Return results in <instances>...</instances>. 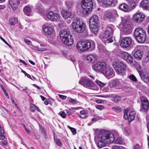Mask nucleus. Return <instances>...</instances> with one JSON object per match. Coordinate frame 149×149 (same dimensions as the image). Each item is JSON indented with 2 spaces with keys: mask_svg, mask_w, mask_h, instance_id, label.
<instances>
[{
  "mask_svg": "<svg viewBox=\"0 0 149 149\" xmlns=\"http://www.w3.org/2000/svg\"><path fill=\"white\" fill-rule=\"evenodd\" d=\"M115 138L114 135L110 132H100L98 136V146L100 148H102L105 146L106 143H109L113 142Z\"/></svg>",
  "mask_w": 149,
  "mask_h": 149,
  "instance_id": "nucleus-1",
  "label": "nucleus"
},
{
  "mask_svg": "<svg viewBox=\"0 0 149 149\" xmlns=\"http://www.w3.org/2000/svg\"><path fill=\"white\" fill-rule=\"evenodd\" d=\"M61 40L68 46L72 45L73 43V39L69 31L65 30H61L60 33Z\"/></svg>",
  "mask_w": 149,
  "mask_h": 149,
  "instance_id": "nucleus-2",
  "label": "nucleus"
},
{
  "mask_svg": "<svg viewBox=\"0 0 149 149\" xmlns=\"http://www.w3.org/2000/svg\"><path fill=\"white\" fill-rule=\"evenodd\" d=\"M71 27L74 31L78 33H81L86 31L85 24L78 18L73 20Z\"/></svg>",
  "mask_w": 149,
  "mask_h": 149,
  "instance_id": "nucleus-3",
  "label": "nucleus"
},
{
  "mask_svg": "<svg viewBox=\"0 0 149 149\" xmlns=\"http://www.w3.org/2000/svg\"><path fill=\"white\" fill-rule=\"evenodd\" d=\"M134 34L136 40L139 43H143L146 40V31L141 28L138 27L135 29Z\"/></svg>",
  "mask_w": 149,
  "mask_h": 149,
  "instance_id": "nucleus-4",
  "label": "nucleus"
},
{
  "mask_svg": "<svg viewBox=\"0 0 149 149\" xmlns=\"http://www.w3.org/2000/svg\"><path fill=\"white\" fill-rule=\"evenodd\" d=\"M99 21L98 16L94 15L89 19V26L91 32L94 34L97 33L98 31Z\"/></svg>",
  "mask_w": 149,
  "mask_h": 149,
  "instance_id": "nucleus-5",
  "label": "nucleus"
},
{
  "mask_svg": "<svg viewBox=\"0 0 149 149\" xmlns=\"http://www.w3.org/2000/svg\"><path fill=\"white\" fill-rule=\"evenodd\" d=\"M112 66L118 74L121 75L125 74L126 67L122 61L118 60H116L113 62Z\"/></svg>",
  "mask_w": 149,
  "mask_h": 149,
  "instance_id": "nucleus-6",
  "label": "nucleus"
},
{
  "mask_svg": "<svg viewBox=\"0 0 149 149\" xmlns=\"http://www.w3.org/2000/svg\"><path fill=\"white\" fill-rule=\"evenodd\" d=\"M80 84L89 89L97 90L98 87L92 81L86 77L81 78L79 82Z\"/></svg>",
  "mask_w": 149,
  "mask_h": 149,
  "instance_id": "nucleus-7",
  "label": "nucleus"
},
{
  "mask_svg": "<svg viewBox=\"0 0 149 149\" xmlns=\"http://www.w3.org/2000/svg\"><path fill=\"white\" fill-rule=\"evenodd\" d=\"M93 3L92 0H83L81 2V6L83 10L84 15H87L91 13L92 10Z\"/></svg>",
  "mask_w": 149,
  "mask_h": 149,
  "instance_id": "nucleus-8",
  "label": "nucleus"
},
{
  "mask_svg": "<svg viewBox=\"0 0 149 149\" xmlns=\"http://www.w3.org/2000/svg\"><path fill=\"white\" fill-rule=\"evenodd\" d=\"M91 43L88 40H86L84 41H79L78 42L76 47L79 52H83L88 49L91 47ZM94 45H92V47H94Z\"/></svg>",
  "mask_w": 149,
  "mask_h": 149,
  "instance_id": "nucleus-9",
  "label": "nucleus"
},
{
  "mask_svg": "<svg viewBox=\"0 0 149 149\" xmlns=\"http://www.w3.org/2000/svg\"><path fill=\"white\" fill-rule=\"evenodd\" d=\"M107 66L105 62L99 61L93 65L92 69L95 72L102 74Z\"/></svg>",
  "mask_w": 149,
  "mask_h": 149,
  "instance_id": "nucleus-10",
  "label": "nucleus"
},
{
  "mask_svg": "<svg viewBox=\"0 0 149 149\" xmlns=\"http://www.w3.org/2000/svg\"><path fill=\"white\" fill-rule=\"evenodd\" d=\"M123 81L120 79H115L109 83V85L111 87L120 89L123 85Z\"/></svg>",
  "mask_w": 149,
  "mask_h": 149,
  "instance_id": "nucleus-11",
  "label": "nucleus"
},
{
  "mask_svg": "<svg viewBox=\"0 0 149 149\" xmlns=\"http://www.w3.org/2000/svg\"><path fill=\"white\" fill-rule=\"evenodd\" d=\"M102 74H104L108 79L112 78L114 76V72L113 70L107 65Z\"/></svg>",
  "mask_w": 149,
  "mask_h": 149,
  "instance_id": "nucleus-12",
  "label": "nucleus"
},
{
  "mask_svg": "<svg viewBox=\"0 0 149 149\" xmlns=\"http://www.w3.org/2000/svg\"><path fill=\"white\" fill-rule=\"evenodd\" d=\"M145 18V15L140 13H136L133 16L132 21L135 23H140Z\"/></svg>",
  "mask_w": 149,
  "mask_h": 149,
  "instance_id": "nucleus-13",
  "label": "nucleus"
},
{
  "mask_svg": "<svg viewBox=\"0 0 149 149\" xmlns=\"http://www.w3.org/2000/svg\"><path fill=\"white\" fill-rule=\"evenodd\" d=\"M47 16L49 19L52 21L57 22L59 20L60 17L58 15L52 11L49 12L47 15Z\"/></svg>",
  "mask_w": 149,
  "mask_h": 149,
  "instance_id": "nucleus-14",
  "label": "nucleus"
},
{
  "mask_svg": "<svg viewBox=\"0 0 149 149\" xmlns=\"http://www.w3.org/2000/svg\"><path fill=\"white\" fill-rule=\"evenodd\" d=\"M122 20L124 31L125 32L129 31L130 28V19L126 17Z\"/></svg>",
  "mask_w": 149,
  "mask_h": 149,
  "instance_id": "nucleus-15",
  "label": "nucleus"
},
{
  "mask_svg": "<svg viewBox=\"0 0 149 149\" xmlns=\"http://www.w3.org/2000/svg\"><path fill=\"white\" fill-rule=\"evenodd\" d=\"M130 38L129 37H126L123 38L121 40L120 45L121 47L126 48L130 45Z\"/></svg>",
  "mask_w": 149,
  "mask_h": 149,
  "instance_id": "nucleus-16",
  "label": "nucleus"
},
{
  "mask_svg": "<svg viewBox=\"0 0 149 149\" xmlns=\"http://www.w3.org/2000/svg\"><path fill=\"white\" fill-rule=\"evenodd\" d=\"M42 28L44 33L46 35H52L54 31L52 26L51 25H47L46 24H44L43 25Z\"/></svg>",
  "mask_w": 149,
  "mask_h": 149,
  "instance_id": "nucleus-17",
  "label": "nucleus"
},
{
  "mask_svg": "<svg viewBox=\"0 0 149 149\" xmlns=\"http://www.w3.org/2000/svg\"><path fill=\"white\" fill-rule=\"evenodd\" d=\"M105 15L109 19H114L118 15L117 11L115 10L107 11Z\"/></svg>",
  "mask_w": 149,
  "mask_h": 149,
  "instance_id": "nucleus-18",
  "label": "nucleus"
},
{
  "mask_svg": "<svg viewBox=\"0 0 149 149\" xmlns=\"http://www.w3.org/2000/svg\"><path fill=\"white\" fill-rule=\"evenodd\" d=\"M142 106L145 110H147L149 107V102L147 99L145 97H141Z\"/></svg>",
  "mask_w": 149,
  "mask_h": 149,
  "instance_id": "nucleus-19",
  "label": "nucleus"
},
{
  "mask_svg": "<svg viewBox=\"0 0 149 149\" xmlns=\"http://www.w3.org/2000/svg\"><path fill=\"white\" fill-rule=\"evenodd\" d=\"M113 28L112 26H109L107 29L106 30L103 34V38H106L109 37L111 34L113 33Z\"/></svg>",
  "mask_w": 149,
  "mask_h": 149,
  "instance_id": "nucleus-20",
  "label": "nucleus"
},
{
  "mask_svg": "<svg viewBox=\"0 0 149 149\" xmlns=\"http://www.w3.org/2000/svg\"><path fill=\"white\" fill-rule=\"evenodd\" d=\"M121 56L128 63L130 64V55L129 54L123 52L121 53Z\"/></svg>",
  "mask_w": 149,
  "mask_h": 149,
  "instance_id": "nucleus-21",
  "label": "nucleus"
},
{
  "mask_svg": "<svg viewBox=\"0 0 149 149\" xmlns=\"http://www.w3.org/2000/svg\"><path fill=\"white\" fill-rule=\"evenodd\" d=\"M61 14L65 19H67L70 17L72 13L70 10H63L61 12Z\"/></svg>",
  "mask_w": 149,
  "mask_h": 149,
  "instance_id": "nucleus-22",
  "label": "nucleus"
},
{
  "mask_svg": "<svg viewBox=\"0 0 149 149\" xmlns=\"http://www.w3.org/2000/svg\"><path fill=\"white\" fill-rule=\"evenodd\" d=\"M97 56L96 55L90 54L86 56V58L89 62H94L97 59Z\"/></svg>",
  "mask_w": 149,
  "mask_h": 149,
  "instance_id": "nucleus-23",
  "label": "nucleus"
},
{
  "mask_svg": "<svg viewBox=\"0 0 149 149\" xmlns=\"http://www.w3.org/2000/svg\"><path fill=\"white\" fill-rule=\"evenodd\" d=\"M21 1L17 0V3L14 2L13 0H9V4L14 10H15L17 8V5L19 4Z\"/></svg>",
  "mask_w": 149,
  "mask_h": 149,
  "instance_id": "nucleus-24",
  "label": "nucleus"
},
{
  "mask_svg": "<svg viewBox=\"0 0 149 149\" xmlns=\"http://www.w3.org/2000/svg\"><path fill=\"white\" fill-rule=\"evenodd\" d=\"M140 6L145 9L149 7V0H142L141 2Z\"/></svg>",
  "mask_w": 149,
  "mask_h": 149,
  "instance_id": "nucleus-25",
  "label": "nucleus"
},
{
  "mask_svg": "<svg viewBox=\"0 0 149 149\" xmlns=\"http://www.w3.org/2000/svg\"><path fill=\"white\" fill-rule=\"evenodd\" d=\"M139 73L140 75L141 79L144 82L147 83L149 82V76L148 73H146L142 74L139 72Z\"/></svg>",
  "mask_w": 149,
  "mask_h": 149,
  "instance_id": "nucleus-26",
  "label": "nucleus"
},
{
  "mask_svg": "<svg viewBox=\"0 0 149 149\" xmlns=\"http://www.w3.org/2000/svg\"><path fill=\"white\" fill-rule=\"evenodd\" d=\"M117 3L118 0H107L106 5L114 6Z\"/></svg>",
  "mask_w": 149,
  "mask_h": 149,
  "instance_id": "nucleus-27",
  "label": "nucleus"
},
{
  "mask_svg": "<svg viewBox=\"0 0 149 149\" xmlns=\"http://www.w3.org/2000/svg\"><path fill=\"white\" fill-rule=\"evenodd\" d=\"M143 56V53L140 50H137L134 53V56L136 58L141 59Z\"/></svg>",
  "mask_w": 149,
  "mask_h": 149,
  "instance_id": "nucleus-28",
  "label": "nucleus"
},
{
  "mask_svg": "<svg viewBox=\"0 0 149 149\" xmlns=\"http://www.w3.org/2000/svg\"><path fill=\"white\" fill-rule=\"evenodd\" d=\"M120 9L123 11L128 12L130 10L129 7L126 4L124 3L120 5L119 6Z\"/></svg>",
  "mask_w": 149,
  "mask_h": 149,
  "instance_id": "nucleus-29",
  "label": "nucleus"
},
{
  "mask_svg": "<svg viewBox=\"0 0 149 149\" xmlns=\"http://www.w3.org/2000/svg\"><path fill=\"white\" fill-rule=\"evenodd\" d=\"M36 11L39 13H42L43 12V10L42 8V6L40 3H38L36 5Z\"/></svg>",
  "mask_w": 149,
  "mask_h": 149,
  "instance_id": "nucleus-30",
  "label": "nucleus"
},
{
  "mask_svg": "<svg viewBox=\"0 0 149 149\" xmlns=\"http://www.w3.org/2000/svg\"><path fill=\"white\" fill-rule=\"evenodd\" d=\"M23 11L25 14L29 15L28 14L31 11V9L29 6H27L24 8Z\"/></svg>",
  "mask_w": 149,
  "mask_h": 149,
  "instance_id": "nucleus-31",
  "label": "nucleus"
},
{
  "mask_svg": "<svg viewBox=\"0 0 149 149\" xmlns=\"http://www.w3.org/2000/svg\"><path fill=\"white\" fill-rule=\"evenodd\" d=\"M80 115L79 116L82 118H84L87 117V112L84 110H82L80 111Z\"/></svg>",
  "mask_w": 149,
  "mask_h": 149,
  "instance_id": "nucleus-32",
  "label": "nucleus"
},
{
  "mask_svg": "<svg viewBox=\"0 0 149 149\" xmlns=\"http://www.w3.org/2000/svg\"><path fill=\"white\" fill-rule=\"evenodd\" d=\"M30 108L32 112L35 111L36 109L39 112L40 111V110L39 109L38 107L33 104H32L31 105Z\"/></svg>",
  "mask_w": 149,
  "mask_h": 149,
  "instance_id": "nucleus-33",
  "label": "nucleus"
},
{
  "mask_svg": "<svg viewBox=\"0 0 149 149\" xmlns=\"http://www.w3.org/2000/svg\"><path fill=\"white\" fill-rule=\"evenodd\" d=\"M18 22V20L16 18H12L9 19V22L11 25H14Z\"/></svg>",
  "mask_w": 149,
  "mask_h": 149,
  "instance_id": "nucleus-34",
  "label": "nucleus"
},
{
  "mask_svg": "<svg viewBox=\"0 0 149 149\" xmlns=\"http://www.w3.org/2000/svg\"><path fill=\"white\" fill-rule=\"evenodd\" d=\"M114 143L116 144H121L123 143V140L121 137H118L115 139Z\"/></svg>",
  "mask_w": 149,
  "mask_h": 149,
  "instance_id": "nucleus-35",
  "label": "nucleus"
},
{
  "mask_svg": "<svg viewBox=\"0 0 149 149\" xmlns=\"http://www.w3.org/2000/svg\"><path fill=\"white\" fill-rule=\"evenodd\" d=\"M121 99V97L119 96L116 95L112 99V101L115 102L116 103L118 102Z\"/></svg>",
  "mask_w": 149,
  "mask_h": 149,
  "instance_id": "nucleus-36",
  "label": "nucleus"
},
{
  "mask_svg": "<svg viewBox=\"0 0 149 149\" xmlns=\"http://www.w3.org/2000/svg\"><path fill=\"white\" fill-rule=\"evenodd\" d=\"M33 48L36 50L41 52L45 51L46 50L45 48L43 47H40L38 46H33Z\"/></svg>",
  "mask_w": 149,
  "mask_h": 149,
  "instance_id": "nucleus-37",
  "label": "nucleus"
},
{
  "mask_svg": "<svg viewBox=\"0 0 149 149\" xmlns=\"http://www.w3.org/2000/svg\"><path fill=\"white\" fill-rule=\"evenodd\" d=\"M112 110L117 113H119L122 111V109L119 107H113L112 108Z\"/></svg>",
  "mask_w": 149,
  "mask_h": 149,
  "instance_id": "nucleus-38",
  "label": "nucleus"
},
{
  "mask_svg": "<svg viewBox=\"0 0 149 149\" xmlns=\"http://www.w3.org/2000/svg\"><path fill=\"white\" fill-rule=\"evenodd\" d=\"M129 111V109L128 108H127L124 110V115L123 117L125 119H127L129 117L127 115V113Z\"/></svg>",
  "mask_w": 149,
  "mask_h": 149,
  "instance_id": "nucleus-39",
  "label": "nucleus"
},
{
  "mask_svg": "<svg viewBox=\"0 0 149 149\" xmlns=\"http://www.w3.org/2000/svg\"><path fill=\"white\" fill-rule=\"evenodd\" d=\"M96 82L97 84L101 88L104 86L106 84L98 80H96Z\"/></svg>",
  "mask_w": 149,
  "mask_h": 149,
  "instance_id": "nucleus-40",
  "label": "nucleus"
},
{
  "mask_svg": "<svg viewBox=\"0 0 149 149\" xmlns=\"http://www.w3.org/2000/svg\"><path fill=\"white\" fill-rule=\"evenodd\" d=\"M137 0H132V3H131V8L134 9L136 6V2Z\"/></svg>",
  "mask_w": 149,
  "mask_h": 149,
  "instance_id": "nucleus-41",
  "label": "nucleus"
},
{
  "mask_svg": "<svg viewBox=\"0 0 149 149\" xmlns=\"http://www.w3.org/2000/svg\"><path fill=\"white\" fill-rule=\"evenodd\" d=\"M136 114V112L134 111H131V122L134 120Z\"/></svg>",
  "mask_w": 149,
  "mask_h": 149,
  "instance_id": "nucleus-42",
  "label": "nucleus"
},
{
  "mask_svg": "<svg viewBox=\"0 0 149 149\" xmlns=\"http://www.w3.org/2000/svg\"><path fill=\"white\" fill-rule=\"evenodd\" d=\"M124 132L127 135L129 134L130 133V128L127 127H125V129Z\"/></svg>",
  "mask_w": 149,
  "mask_h": 149,
  "instance_id": "nucleus-43",
  "label": "nucleus"
},
{
  "mask_svg": "<svg viewBox=\"0 0 149 149\" xmlns=\"http://www.w3.org/2000/svg\"><path fill=\"white\" fill-rule=\"evenodd\" d=\"M55 141L56 144L58 146H61L62 145L61 141L59 139H56L55 140Z\"/></svg>",
  "mask_w": 149,
  "mask_h": 149,
  "instance_id": "nucleus-44",
  "label": "nucleus"
},
{
  "mask_svg": "<svg viewBox=\"0 0 149 149\" xmlns=\"http://www.w3.org/2000/svg\"><path fill=\"white\" fill-rule=\"evenodd\" d=\"M96 108L100 110H102L104 109V107L102 105H95Z\"/></svg>",
  "mask_w": 149,
  "mask_h": 149,
  "instance_id": "nucleus-45",
  "label": "nucleus"
},
{
  "mask_svg": "<svg viewBox=\"0 0 149 149\" xmlns=\"http://www.w3.org/2000/svg\"><path fill=\"white\" fill-rule=\"evenodd\" d=\"M68 127L71 130L73 134H76V131L74 128L71 127L69 125Z\"/></svg>",
  "mask_w": 149,
  "mask_h": 149,
  "instance_id": "nucleus-46",
  "label": "nucleus"
},
{
  "mask_svg": "<svg viewBox=\"0 0 149 149\" xmlns=\"http://www.w3.org/2000/svg\"><path fill=\"white\" fill-rule=\"evenodd\" d=\"M112 149H124V148L121 146H113Z\"/></svg>",
  "mask_w": 149,
  "mask_h": 149,
  "instance_id": "nucleus-47",
  "label": "nucleus"
},
{
  "mask_svg": "<svg viewBox=\"0 0 149 149\" xmlns=\"http://www.w3.org/2000/svg\"><path fill=\"white\" fill-rule=\"evenodd\" d=\"M60 115L63 118H65L66 117V114L64 112L61 111L60 112Z\"/></svg>",
  "mask_w": 149,
  "mask_h": 149,
  "instance_id": "nucleus-48",
  "label": "nucleus"
},
{
  "mask_svg": "<svg viewBox=\"0 0 149 149\" xmlns=\"http://www.w3.org/2000/svg\"><path fill=\"white\" fill-rule=\"evenodd\" d=\"M113 40L111 38H109L107 39H106V40H105L106 43H107L112 42H113Z\"/></svg>",
  "mask_w": 149,
  "mask_h": 149,
  "instance_id": "nucleus-49",
  "label": "nucleus"
},
{
  "mask_svg": "<svg viewBox=\"0 0 149 149\" xmlns=\"http://www.w3.org/2000/svg\"><path fill=\"white\" fill-rule=\"evenodd\" d=\"M69 101L72 104H74L77 103L76 101L74 99L70 98L69 100Z\"/></svg>",
  "mask_w": 149,
  "mask_h": 149,
  "instance_id": "nucleus-50",
  "label": "nucleus"
},
{
  "mask_svg": "<svg viewBox=\"0 0 149 149\" xmlns=\"http://www.w3.org/2000/svg\"><path fill=\"white\" fill-rule=\"evenodd\" d=\"M25 43L28 45H31V42L29 40L27 39H25L24 40Z\"/></svg>",
  "mask_w": 149,
  "mask_h": 149,
  "instance_id": "nucleus-51",
  "label": "nucleus"
},
{
  "mask_svg": "<svg viewBox=\"0 0 149 149\" xmlns=\"http://www.w3.org/2000/svg\"><path fill=\"white\" fill-rule=\"evenodd\" d=\"M99 3H102L106 5L107 0H97Z\"/></svg>",
  "mask_w": 149,
  "mask_h": 149,
  "instance_id": "nucleus-52",
  "label": "nucleus"
},
{
  "mask_svg": "<svg viewBox=\"0 0 149 149\" xmlns=\"http://www.w3.org/2000/svg\"><path fill=\"white\" fill-rule=\"evenodd\" d=\"M109 91V87L107 86L103 88L102 91L104 92H108Z\"/></svg>",
  "mask_w": 149,
  "mask_h": 149,
  "instance_id": "nucleus-53",
  "label": "nucleus"
},
{
  "mask_svg": "<svg viewBox=\"0 0 149 149\" xmlns=\"http://www.w3.org/2000/svg\"><path fill=\"white\" fill-rule=\"evenodd\" d=\"M40 130L42 132V133L44 135L45 134H46V130L45 128L42 127H41L40 128Z\"/></svg>",
  "mask_w": 149,
  "mask_h": 149,
  "instance_id": "nucleus-54",
  "label": "nucleus"
},
{
  "mask_svg": "<svg viewBox=\"0 0 149 149\" xmlns=\"http://www.w3.org/2000/svg\"><path fill=\"white\" fill-rule=\"evenodd\" d=\"M141 66L140 65H137L136 66V68L137 70H138L139 72H140L141 73V72L140 71V70L141 69Z\"/></svg>",
  "mask_w": 149,
  "mask_h": 149,
  "instance_id": "nucleus-55",
  "label": "nucleus"
},
{
  "mask_svg": "<svg viewBox=\"0 0 149 149\" xmlns=\"http://www.w3.org/2000/svg\"><path fill=\"white\" fill-rule=\"evenodd\" d=\"M131 80L134 81H137L136 78L133 75H131Z\"/></svg>",
  "mask_w": 149,
  "mask_h": 149,
  "instance_id": "nucleus-56",
  "label": "nucleus"
},
{
  "mask_svg": "<svg viewBox=\"0 0 149 149\" xmlns=\"http://www.w3.org/2000/svg\"><path fill=\"white\" fill-rule=\"evenodd\" d=\"M59 96L60 98L63 100H65L67 98L66 96L61 95H59Z\"/></svg>",
  "mask_w": 149,
  "mask_h": 149,
  "instance_id": "nucleus-57",
  "label": "nucleus"
},
{
  "mask_svg": "<svg viewBox=\"0 0 149 149\" xmlns=\"http://www.w3.org/2000/svg\"><path fill=\"white\" fill-rule=\"evenodd\" d=\"M4 132L3 128L0 126V134H3L4 133Z\"/></svg>",
  "mask_w": 149,
  "mask_h": 149,
  "instance_id": "nucleus-58",
  "label": "nucleus"
},
{
  "mask_svg": "<svg viewBox=\"0 0 149 149\" xmlns=\"http://www.w3.org/2000/svg\"><path fill=\"white\" fill-rule=\"evenodd\" d=\"M133 149H140L139 145L136 144L133 147Z\"/></svg>",
  "mask_w": 149,
  "mask_h": 149,
  "instance_id": "nucleus-59",
  "label": "nucleus"
},
{
  "mask_svg": "<svg viewBox=\"0 0 149 149\" xmlns=\"http://www.w3.org/2000/svg\"><path fill=\"white\" fill-rule=\"evenodd\" d=\"M69 58L73 62L75 61V58L73 56H70L69 57Z\"/></svg>",
  "mask_w": 149,
  "mask_h": 149,
  "instance_id": "nucleus-60",
  "label": "nucleus"
},
{
  "mask_svg": "<svg viewBox=\"0 0 149 149\" xmlns=\"http://www.w3.org/2000/svg\"><path fill=\"white\" fill-rule=\"evenodd\" d=\"M101 97L105 98L110 97H111V95H101Z\"/></svg>",
  "mask_w": 149,
  "mask_h": 149,
  "instance_id": "nucleus-61",
  "label": "nucleus"
},
{
  "mask_svg": "<svg viewBox=\"0 0 149 149\" xmlns=\"http://www.w3.org/2000/svg\"><path fill=\"white\" fill-rule=\"evenodd\" d=\"M24 127L25 128V130L26 132L28 134H29L30 132V131L25 126H24Z\"/></svg>",
  "mask_w": 149,
  "mask_h": 149,
  "instance_id": "nucleus-62",
  "label": "nucleus"
},
{
  "mask_svg": "<svg viewBox=\"0 0 149 149\" xmlns=\"http://www.w3.org/2000/svg\"><path fill=\"white\" fill-rule=\"evenodd\" d=\"M96 102L97 103H102L104 102V101L103 100H97Z\"/></svg>",
  "mask_w": 149,
  "mask_h": 149,
  "instance_id": "nucleus-63",
  "label": "nucleus"
},
{
  "mask_svg": "<svg viewBox=\"0 0 149 149\" xmlns=\"http://www.w3.org/2000/svg\"><path fill=\"white\" fill-rule=\"evenodd\" d=\"M94 116H94L95 117L94 118H95V119H96V121L100 119V117L97 116L96 115H95Z\"/></svg>",
  "mask_w": 149,
  "mask_h": 149,
  "instance_id": "nucleus-64",
  "label": "nucleus"
}]
</instances>
